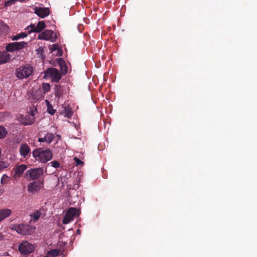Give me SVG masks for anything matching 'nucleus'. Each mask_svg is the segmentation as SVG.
<instances>
[{
	"instance_id": "c9c22d12",
	"label": "nucleus",
	"mask_w": 257,
	"mask_h": 257,
	"mask_svg": "<svg viewBox=\"0 0 257 257\" xmlns=\"http://www.w3.org/2000/svg\"><path fill=\"white\" fill-rule=\"evenodd\" d=\"M58 50L57 55L59 56H62V54H63V51L59 49H58V50Z\"/></svg>"
},
{
	"instance_id": "c756f323",
	"label": "nucleus",
	"mask_w": 257,
	"mask_h": 257,
	"mask_svg": "<svg viewBox=\"0 0 257 257\" xmlns=\"http://www.w3.org/2000/svg\"><path fill=\"white\" fill-rule=\"evenodd\" d=\"M9 166V163L5 161L0 162V169H4Z\"/></svg>"
},
{
	"instance_id": "20e7f679",
	"label": "nucleus",
	"mask_w": 257,
	"mask_h": 257,
	"mask_svg": "<svg viewBox=\"0 0 257 257\" xmlns=\"http://www.w3.org/2000/svg\"><path fill=\"white\" fill-rule=\"evenodd\" d=\"M80 213L79 209L74 207L69 208L65 214L62 220L63 223L65 224L69 223L75 217L79 216Z\"/></svg>"
},
{
	"instance_id": "72a5a7b5",
	"label": "nucleus",
	"mask_w": 257,
	"mask_h": 257,
	"mask_svg": "<svg viewBox=\"0 0 257 257\" xmlns=\"http://www.w3.org/2000/svg\"><path fill=\"white\" fill-rule=\"evenodd\" d=\"M38 141L39 142H46V139L45 136L44 138H39Z\"/></svg>"
},
{
	"instance_id": "412c9836",
	"label": "nucleus",
	"mask_w": 257,
	"mask_h": 257,
	"mask_svg": "<svg viewBox=\"0 0 257 257\" xmlns=\"http://www.w3.org/2000/svg\"><path fill=\"white\" fill-rule=\"evenodd\" d=\"M50 85L47 83H43L42 84V91H43V94H45L50 90Z\"/></svg>"
},
{
	"instance_id": "ea45409f",
	"label": "nucleus",
	"mask_w": 257,
	"mask_h": 257,
	"mask_svg": "<svg viewBox=\"0 0 257 257\" xmlns=\"http://www.w3.org/2000/svg\"><path fill=\"white\" fill-rule=\"evenodd\" d=\"M76 232L77 234H79L80 233V229H77V231H76Z\"/></svg>"
},
{
	"instance_id": "4c0bfd02",
	"label": "nucleus",
	"mask_w": 257,
	"mask_h": 257,
	"mask_svg": "<svg viewBox=\"0 0 257 257\" xmlns=\"http://www.w3.org/2000/svg\"><path fill=\"white\" fill-rule=\"evenodd\" d=\"M45 101V103H46V104L47 107H48V106H49V105H51V104L50 103V102H49L48 100H47V99H46Z\"/></svg>"
},
{
	"instance_id": "9b49d317",
	"label": "nucleus",
	"mask_w": 257,
	"mask_h": 257,
	"mask_svg": "<svg viewBox=\"0 0 257 257\" xmlns=\"http://www.w3.org/2000/svg\"><path fill=\"white\" fill-rule=\"evenodd\" d=\"M43 185V182L40 180L31 182L28 186V191L35 192L39 190Z\"/></svg>"
},
{
	"instance_id": "6ab92c4d",
	"label": "nucleus",
	"mask_w": 257,
	"mask_h": 257,
	"mask_svg": "<svg viewBox=\"0 0 257 257\" xmlns=\"http://www.w3.org/2000/svg\"><path fill=\"white\" fill-rule=\"evenodd\" d=\"M9 31L8 26L4 24L3 22H0V35L6 34Z\"/></svg>"
},
{
	"instance_id": "39448f33",
	"label": "nucleus",
	"mask_w": 257,
	"mask_h": 257,
	"mask_svg": "<svg viewBox=\"0 0 257 257\" xmlns=\"http://www.w3.org/2000/svg\"><path fill=\"white\" fill-rule=\"evenodd\" d=\"M62 75L58 70L50 68L45 72L44 77H50L52 82H58L61 78Z\"/></svg>"
},
{
	"instance_id": "ddd939ff",
	"label": "nucleus",
	"mask_w": 257,
	"mask_h": 257,
	"mask_svg": "<svg viewBox=\"0 0 257 257\" xmlns=\"http://www.w3.org/2000/svg\"><path fill=\"white\" fill-rule=\"evenodd\" d=\"M34 12L38 16H48L50 14L49 8L43 7H35Z\"/></svg>"
},
{
	"instance_id": "5701e85b",
	"label": "nucleus",
	"mask_w": 257,
	"mask_h": 257,
	"mask_svg": "<svg viewBox=\"0 0 257 257\" xmlns=\"http://www.w3.org/2000/svg\"><path fill=\"white\" fill-rule=\"evenodd\" d=\"M8 132L3 126H0V139L4 138L7 135Z\"/></svg>"
},
{
	"instance_id": "9d476101",
	"label": "nucleus",
	"mask_w": 257,
	"mask_h": 257,
	"mask_svg": "<svg viewBox=\"0 0 257 257\" xmlns=\"http://www.w3.org/2000/svg\"><path fill=\"white\" fill-rule=\"evenodd\" d=\"M46 27L45 23L44 21H40L36 26L34 24H31L27 27V29L29 33L32 32H41Z\"/></svg>"
},
{
	"instance_id": "6e6552de",
	"label": "nucleus",
	"mask_w": 257,
	"mask_h": 257,
	"mask_svg": "<svg viewBox=\"0 0 257 257\" xmlns=\"http://www.w3.org/2000/svg\"><path fill=\"white\" fill-rule=\"evenodd\" d=\"M27 44V43L24 41L10 43L6 46V49L7 52H13L25 48Z\"/></svg>"
},
{
	"instance_id": "2eb2a0df",
	"label": "nucleus",
	"mask_w": 257,
	"mask_h": 257,
	"mask_svg": "<svg viewBox=\"0 0 257 257\" xmlns=\"http://www.w3.org/2000/svg\"><path fill=\"white\" fill-rule=\"evenodd\" d=\"M11 60V55L7 52H0V65L6 63Z\"/></svg>"
},
{
	"instance_id": "473e14b6",
	"label": "nucleus",
	"mask_w": 257,
	"mask_h": 257,
	"mask_svg": "<svg viewBox=\"0 0 257 257\" xmlns=\"http://www.w3.org/2000/svg\"><path fill=\"white\" fill-rule=\"evenodd\" d=\"M58 49H59L58 45L57 44H55L52 46H50V50L51 52H53L56 50H58Z\"/></svg>"
},
{
	"instance_id": "7ed1b4c3",
	"label": "nucleus",
	"mask_w": 257,
	"mask_h": 257,
	"mask_svg": "<svg viewBox=\"0 0 257 257\" xmlns=\"http://www.w3.org/2000/svg\"><path fill=\"white\" fill-rule=\"evenodd\" d=\"M33 72V68L29 65H25L16 69V76L19 79L28 78Z\"/></svg>"
},
{
	"instance_id": "c85d7f7f",
	"label": "nucleus",
	"mask_w": 257,
	"mask_h": 257,
	"mask_svg": "<svg viewBox=\"0 0 257 257\" xmlns=\"http://www.w3.org/2000/svg\"><path fill=\"white\" fill-rule=\"evenodd\" d=\"M47 112L48 113L50 114L51 115H53L55 113L56 110L53 109L52 104L48 106Z\"/></svg>"
},
{
	"instance_id": "e433bc0d",
	"label": "nucleus",
	"mask_w": 257,
	"mask_h": 257,
	"mask_svg": "<svg viewBox=\"0 0 257 257\" xmlns=\"http://www.w3.org/2000/svg\"><path fill=\"white\" fill-rule=\"evenodd\" d=\"M36 110H37L36 109H35V110H32V111H31V113H30V116H33V117H34V115H35V111H36Z\"/></svg>"
},
{
	"instance_id": "f03ea898",
	"label": "nucleus",
	"mask_w": 257,
	"mask_h": 257,
	"mask_svg": "<svg viewBox=\"0 0 257 257\" xmlns=\"http://www.w3.org/2000/svg\"><path fill=\"white\" fill-rule=\"evenodd\" d=\"M12 229L16 230L20 234L29 235L35 231L36 228L30 224H19L14 225Z\"/></svg>"
},
{
	"instance_id": "a878e982",
	"label": "nucleus",
	"mask_w": 257,
	"mask_h": 257,
	"mask_svg": "<svg viewBox=\"0 0 257 257\" xmlns=\"http://www.w3.org/2000/svg\"><path fill=\"white\" fill-rule=\"evenodd\" d=\"M27 35H28L26 33H22L21 34H19L18 35H17L14 36L12 38V40L15 41V40H17L19 39L24 38L26 37L27 36Z\"/></svg>"
},
{
	"instance_id": "b1692460",
	"label": "nucleus",
	"mask_w": 257,
	"mask_h": 257,
	"mask_svg": "<svg viewBox=\"0 0 257 257\" xmlns=\"http://www.w3.org/2000/svg\"><path fill=\"white\" fill-rule=\"evenodd\" d=\"M60 252V250L57 249H53L48 251V254L52 257L57 256Z\"/></svg>"
},
{
	"instance_id": "f8f14e48",
	"label": "nucleus",
	"mask_w": 257,
	"mask_h": 257,
	"mask_svg": "<svg viewBox=\"0 0 257 257\" xmlns=\"http://www.w3.org/2000/svg\"><path fill=\"white\" fill-rule=\"evenodd\" d=\"M30 147L26 143L22 144L19 149L20 155L24 158H28L30 156Z\"/></svg>"
},
{
	"instance_id": "393cba45",
	"label": "nucleus",
	"mask_w": 257,
	"mask_h": 257,
	"mask_svg": "<svg viewBox=\"0 0 257 257\" xmlns=\"http://www.w3.org/2000/svg\"><path fill=\"white\" fill-rule=\"evenodd\" d=\"M45 136L46 139V142L49 144L53 141L54 138L53 134L50 133H47Z\"/></svg>"
},
{
	"instance_id": "4468645a",
	"label": "nucleus",
	"mask_w": 257,
	"mask_h": 257,
	"mask_svg": "<svg viewBox=\"0 0 257 257\" xmlns=\"http://www.w3.org/2000/svg\"><path fill=\"white\" fill-rule=\"evenodd\" d=\"M12 214V210L11 209H0V222L9 217Z\"/></svg>"
},
{
	"instance_id": "a19ab883",
	"label": "nucleus",
	"mask_w": 257,
	"mask_h": 257,
	"mask_svg": "<svg viewBox=\"0 0 257 257\" xmlns=\"http://www.w3.org/2000/svg\"><path fill=\"white\" fill-rule=\"evenodd\" d=\"M44 257H48V256H44Z\"/></svg>"
},
{
	"instance_id": "58836bf2",
	"label": "nucleus",
	"mask_w": 257,
	"mask_h": 257,
	"mask_svg": "<svg viewBox=\"0 0 257 257\" xmlns=\"http://www.w3.org/2000/svg\"><path fill=\"white\" fill-rule=\"evenodd\" d=\"M83 20H84V21L85 23H87V24L88 23V21H89V20H88V18H87V17H84V18H83Z\"/></svg>"
},
{
	"instance_id": "cd10ccee",
	"label": "nucleus",
	"mask_w": 257,
	"mask_h": 257,
	"mask_svg": "<svg viewBox=\"0 0 257 257\" xmlns=\"http://www.w3.org/2000/svg\"><path fill=\"white\" fill-rule=\"evenodd\" d=\"M65 115L68 118H70L73 115V111L69 108H65L64 109Z\"/></svg>"
},
{
	"instance_id": "423d86ee",
	"label": "nucleus",
	"mask_w": 257,
	"mask_h": 257,
	"mask_svg": "<svg viewBox=\"0 0 257 257\" xmlns=\"http://www.w3.org/2000/svg\"><path fill=\"white\" fill-rule=\"evenodd\" d=\"M38 39L50 41L52 42L56 41L57 36L52 30H46L40 33L38 37Z\"/></svg>"
},
{
	"instance_id": "4be33fe9",
	"label": "nucleus",
	"mask_w": 257,
	"mask_h": 257,
	"mask_svg": "<svg viewBox=\"0 0 257 257\" xmlns=\"http://www.w3.org/2000/svg\"><path fill=\"white\" fill-rule=\"evenodd\" d=\"M37 54L39 55V57L42 59L45 58V55H44V48L42 47H39L37 49H36Z\"/></svg>"
},
{
	"instance_id": "dca6fc26",
	"label": "nucleus",
	"mask_w": 257,
	"mask_h": 257,
	"mask_svg": "<svg viewBox=\"0 0 257 257\" xmlns=\"http://www.w3.org/2000/svg\"><path fill=\"white\" fill-rule=\"evenodd\" d=\"M35 121V118L30 115L26 116L22 120V123L24 125H30L33 124Z\"/></svg>"
},
{
	"instance_id": "aec40b11",
	"label": "nucleus",
	"mask_w": 257,
	"mask_h": 257,
	"mask_svg": "<svg viewBox=\"0 0 257 257\" xmlns=\"http://www.w3.org/2000/svg\"><path fill=\"white\" fill-rule=\"evenodd\" d=\"M55 95L56 97L59 98L62 95L61 86L60 84H57L55 87Z\"/></svg>"
},
{
	"instance_id": "bb28decb",
	"label": "nucleus",
	"mask_w": 257,
	"mask_h": 257,
	"mask_svg": "<svg viewBox=\"0 0 257 257\" xmlns=\"http://www.w3.org/2000/svg\"><path fill=\"white\" fill-rule=\"evenodd\" d=\"M24 1H25V0H9L5 3V6L6 7L11 6L18 2H22Z\"/></svg>"
},
{
	"instance_id": "0eeeda50",
	"label": "nucleus",
	"mask_w": 257,
	"mask_h": 257,
	"mask_svg": "<svg viewBox=\"0 0 257 257\" xmlns=\"http://www.w3.org/2000/svg\"><path fill=\"white\" fill-rule=\"evenodd\" d=\"M43 169L42 168L31 169L26 172V175L30 180L39 179L43 174Z\"/></svg>"
},
{
	"instance_id": "f704fd0d",
	"label": "nucleus",
	"mask_w": 257,
	"mask_h": 257,
	"mask_svg": "<svg viewBox=\"0 0 257 257\" xmlns=\"http://www.w3.org/2000/svg\"><path fill=\"white\" fill-rule=\"evenodd\" d=\"M7 176H3L2 179H1V182L2 183H4V181H5V180H6L7 179Z\"/></svg>"
},
{
	"instance_id": "a211bd4d",
	"label": "nucleus",
	"mask_w": 257,
	"mask_h": 257,
	"mask_svg": "<svg viewBox=\"0 0 257 257\" xmlns=\"http://www.w3.org/2000/svg\"><path fill=\"white\" fill-rule=\"evenodd\" d=\"M44 211V209L41 208L39 210H37L35 211L32 214H31V216L35 220V221L38 220L42 215V212Z\"/></svg>"
},
{
	"instance_id": "7c9ffc66",
	"label": "nucleus",
	"mask_w": 257,
	"mask_h": 257,
	"mask_svg": "<svg viewBox=\"0 0 257 257\" xmlns=\"http://www.w3.org/2000/svg\"><path fill=\"white\" fill-rule=\"evenodd\" d=\"M51 165V166L55 168H58L60 166V163L57 161H53L50 163Z\"/></svg>"
},
{
	"instance_id": "f3484780",
	"label": "nucleus",
	"mask_w": 257,
	"mask_h": 257,
	"mask_svg": "<svg viewBox=\"0 0 257 257\" xmlns=\"http://www.w3.org/2000/svg\"><path fill=\"white\" fill-rule=\"evenodd\" d=\"M26 165H20L17 166L15 170V176H20L26 169Z\"/></svg>"
},
{
	"instance_id": "1a4fd4ad",
	"label": "nucleus",
	"mask_w": 257,
	"mask_h": 257,
	"mask_svg": "<svg viewBox=\"0 0 257 257\" xmlns=\"http://www.w3.org/2000/svg\"><path fill=\"white\" fill-rule=\"evenodd\" d=\"M34 246L28 241H25L20 244L19 250L22 254H28L33 252L34 250Z\"/></svg>"
},
{
	"instance_id": "f257e3e1",
	"label": "nucleus",
	"mask_w": 257,
	"mask_h": 257,
	"mask_svg": "<svg viewBox=\"0 0 257 257\" xmlns=\"http://www.w3.org/2000/svg\"><path fill=\"white\" fill-rule=\"evenodd\" d=\"M33 157L36 160L43 163H45L51 160L53 154L49 149H45L42 148L35 149L32 152Z\"/></svg>"
},
{
	"instance_id": "2f4dec72",
	"label": "nucleus",
	"mask_w": 257,
	"mask_h": 257,
	"mask_svg": "<svg viewBox=\"0 0 257 257\" xmlns=\"http://www.w3.org/2000/svg\"><path fill=\"white\" fill-rule=\"evenodd\" d=\"M74 160L76 166L83 165L84 164V162L77 157H75Z\"/></svg>"
}]
</instances>
